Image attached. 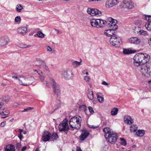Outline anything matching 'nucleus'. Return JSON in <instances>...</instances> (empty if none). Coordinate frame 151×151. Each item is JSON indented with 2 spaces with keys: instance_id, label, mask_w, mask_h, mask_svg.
<instances>
[{
  "instance_id": "38",
  "label": "nucleus",
  "mask_w": 151,
  "mask_h": 151,
  "mask_svg": "<svg viewBox=\"0 0 151 151\" xmlns=\"http://www.w3.org/2000/svg\"><path fill=\"white\" fill-rule=\"evenodd\" d=\"M19 47L22 48H24L27 47H30V45H27L24 44H19L18 45Z\"/></svg>"
},
{
  "instance_id": "37",
  "label": "nucleus",
  "mask_w": 151,
  "mask_h": 151,
  "mask_svg": "<svg viewBox=\"0 0 151 151\" xmlns=\"http://www.w3.org/2000/svg\"><path fill=\"white\" fill-rule=\"evenodd\" d=\"M118 111L117 108H113L111 111V114L112 115H116Z\"/></svg>"
},
{
  "instance_id": "10",
  "label": "nucleus",
  "mask_w": 151,
  "mask_h": 151,
  "mask_svg": "<svg viewBox=\"0 0 151 151\" xmlns=\"http://www.w3.org/2000/svg\"><path fill=\"white\" fill-rule=\"evenodd\" d=\"M118 138L116 134L114 132H112L108 135L106 138L108 139V141L111 144H115Z\"/></svg>"
},
{
  "instance_id": "13",
  "label": "nucleus",
  "mask_w": 151,
  "mask_h": 151,
  "mask_svg": "<svg viewBox=\"0 0 151 151\" xmlns=\"http://www.w3.org/2000/svg\"><path fill=\"white\" fill-rule=\"evenodd\" d=\"M119 3L118 0H108L106 4L107 7H111L117 5Z\"/></svg>"
},
{
  "instance_id": "41",
  "label": "nucleus",
  "mask_w": 151,
  "mask_h": 151,
  "mask_svg": "<svg viewBox=\"0 0 151 151\" xmlns=\"http://www.w3.org/2000/svg\"><path fill=\"white\" fill-rule=\"evenodd\" d=\"M120 139L121 141L120 143L121 145L124 146L126 145L127 142L123 138H120Z\"/></svg>"
},
{
  "instance_id": "47",
  "label": "nucleus",
  "mask_w": 151,
  "mask_h": 151,
  "mask_svg": "<svg viewBox=\"0 0 151 151\" xmlns=\"http://www.w3.org/2000/svg\"><path fill=\"white\" fill-rule=\"evenodd\" d=\"M88 109L89 112L91 114H93L94 113L93 109L92 107L90 106H88Z\"/></svg>"
},
{
  "instance_id": "63",
  "label": "nucleus",
  "mask_w": 151,
  "mask_h": 151,
  "mask_svg": "<svg viewBox=\"0 0 151 151\" xmlns=\"http://www.w3.org/2000/svg\"><path fill=\"white\" fill-rule=\"evenodd\" d=\"M40 149H39V147H37L36 150H35V151H40Z\"/></svg>"
},
{
  "instance_id": "17",
  "label": "nucleus",
  "mask_w": 151,
  "mask_h": 151,
  "mask_svg": "<svg viewBox=\"0 0 151 151\" xmlns=\"http://www.w3.org/2000/svg\"><path fill=\"white\" fill-rule=\"evenodd\" d=\"M51 134L48 131H45L42 136V140L46 142L48 141L50 139Z\"/></svg>"
},
{
  "instance_id": "25",
  "label": "nucleus",
  "mask_w": 151,
  "mask_h": 151,
  "mask_svg": "<svg viewBox=\"0 0 151 151\" xmlns=\"http://www.w3.org/2000/svg\"><path fill=\"white\" fill-rule=\"evenodd\" d=\"M45 77L44 76L42 75L39 76V78L44 85L46 86L50 87L51 86V84L47 82L46 81L44 80Z\"/></svg>"
},
{
  "instance_id": "40",
  "label": "nucleus",
  "mask_w": 151,
  "mask_h": 151,
  "mask_svg": "<svg viewBox=\"0 0 151 151\" xmlns=\"http://www.w3.org/2000/svg\"><path fill=\"white\" fill-rule=\"evenodd\" d=\"M16 8L17 11L18 12H20L23 9V8L21 5L18 4Z\"/></svg>"
},
{
  "instance_id": "4",
  "label": "nucleus",
  "mask_w": 151,
  "mask_h": 151,
  "mask_svg": "<svg viewBox=\"0 0 151 151\" xmlns=\"http://www.w3.org/2000/svg\"><path fill=\"white\" fill-rule=\"evenodd\" d=\"M62 76L65 79L69 80L73 78L74 76V74L71 69L67 68L63 71Z\"/></svg>"
},
{
  "instance_id": "58",
  "label": "nucleus",
  "mask_w": 151,
  "mask_h": 151,
  "mask_svg": "<svg viewBox=\"0 0 151 151\" xmlns=\"http://www.w3.org/2000/svg\"><path fill=\"white\" fill-rule=\"evenodd\" d=\"M148 43L150 46L151 47V38L149 40Z\"/></svg>"
},
{
  "instance_id": "44",
  "label": "nucleus",
  "mask_w": 151,
  "mask_h": 151,
  "mask_svg": "<svg viewBox=\"0 0 151 151\" xmlns=\"http://www.w3.org/2000/svg\"><path fill=\"white\" fill-rule=\"evenodd\" d=\"M10 98L9 96H7L2 97V99L6 102H8Z\"/></svg>"
},
{
  "instance_id": "57",
  "label": "nucleus",
  "mask_w": 151,
  "mask_h": 151,
  "mask_svg": "<svg viewBox=\"0 0 151 151\" xmlns=\"http://www.w3.org/2000/svg\"><path fill=\"white\" fill-rule=\"evenodd\" d=\"M3 104H0V114H1V112L2 111L1 109V108L2 106H3Z\"/></svg>"
},
{
  "instance_id": "3",
  "label": "nucleus",
  "mask_w": 151,
  "mask_h": 151,
  "mask_svg": "<svg viewBox=\"0 0 151 151\" xmlns=\"http://www.w3.org/2000/svg\"><path fill=\"white\" fill-rule=\"evenodd\" d=\"M20 85L27 86L31 84L34 81L35 79L33 77L29 75L20 76Z\"/></svg>"
},
{
  "instance_id": "52",
  "label": "nucleus",
  "mask_w": 151,
  "mask_h": 151,
  "mask_svg": "<svg viewBox=\"0 0 151 151\" xmlns=\"http://www.w3.org/2000/svg\"><path fill=\"white\" fill-rule=\"evenodd\" d=\"M102 84L105 86H107L109 85V83H107L105 81H103L102 83Z\"/></svg>"
},
{
  "instance_id": "21",
  "label": "nucleus",
  "mask_w": 151,
  "mask_h": 151,
  "mask_svg": "<svg viewBox=\"0 0 151 151\" xmlns=\"http://www.w3.org/2000/svg\"><path fill=\"white\" fill-rule=\"evenodd\" d=\"M98 22L99 20L98 19H93L90 20V23L92 27L99 28V25H98Z\"/></svg>"
},
{
  "instance_id": "19",
  "label": "nucleus",
  "mask_w": 151,
  "mask_h": 151,
  "mask_svg": "<svg viewBox=\"0 0 151 151\" xmlns=\"http://www.w3.org/2000/svg\"><path fill=\"white\" fill-rule=\"evenodd\" d=\"M9 39L7 37H2L0 39V45L4 46L7 44L9 41Z\"/></svg>"
},
{
  "instance_id": "39",
  "label": "nucleus",
  "mask_w": 151,
  "mask_h": 151,
  "mask_svg": "<svg viewBox=\"0 0 151 151\" xmlns=\"http://www.w3.org/2000/svg\"><path fill=\"white\" fill-rule=\"evenodd\" d=\"M79 109L80 110L83 111L85 112L87 110L86 106L84 105L80 106Z\"/></svg>"
},
{
  "instance_id": "26",
  "label": "nucleus",
  "mask_w": 151,
  "mask_h": 151,
  "mask_svg": "<svg viewBox=\"0 0 151 151\" xmlns=\"http://www.w3.org/2000/svg\"><path fill=\"white\" fill-rule=\"evenodd\" d=\"M98 20H99V28L103 27L105 25H106L107 20L105 21L101 19H98Z\"/></svg>"
},
{
  "instance_id": "22",
  "label": "nucleus",
  "mask_w": 151,
  "mask_h": 151,
  "mask_svg": "<svg viewBox=\"0 0 151 151\" xmlns=\"http://www.w3.org/2000/svg\"><path fill=\"white\" fill-rule=\"evenodd\" d=\"M5 151H15V147L12 144H9L4 147Z\"/></svg>"
},
{
  "instance_id": "1",
  "label": "nucleus",
  "mask_w": 151,
  "mask_h": 151,
  "mask_svg": "<svg viewBox=\"0 0 151 151\" xmlns=\"http://www.w3.org/2000/svg\"><path fill=\"white\" fill-rule=\"evenodd\" d=\"M149 56L146 54H137L134 57V64L136 66L141 65L140 71L143 75L148 77L151 76V67L145 64L148 61Z\"/></svg>"
},
{
  "instance_id": "11",
  "label": "nucleus",
  "mask_w": 151,
  "mask_h": 151,
  "mask_svg": "<svg viewBox=\"0 0 151 151\" xmlns=\"http://www.w3.org/2000/svg\"><path fill=\"white\" fill-rule=\"evenodd\" d=\"M87 12L88 14L92 16H100L101 15V12L99 10L96 9L88 8L87 9Z\"/></svg>"
},
{
  "instance_id": "31",
  "label": "nucleus",
  "mask_w": 151,
  "mask_h": 151,
  "mask_svg": "<svg viewBox=\"0 0 151 151\" xmlns=\"http://www.w3.org/2000/svg\"><path fill=\"white\" fill-rule=\"evenodd\" d=\"M138 129V127L136 124L131 125L130 127V130L131 132L134 133Z\"/></svg>"
},
{
  "instance_id": "59",
  "label": "nucleus",
  "mask_w": 151,
  "mask_h": 151,
  "mask_svg": "<svg viewBox=\"0 0 151 151\" xmlns=\"http://www.w3.org/2000/svg\"><path fill=\"white\" fill-rule=\"evenodd\" d=\"M38 75H39V76H42L43 75H42V72H39L37 73Z\"/></svg>"
},
{
  "instance_id": "2",
  "label": "nucleus",
  "mask_w": 151,
  "mask_h": 151,
  "mask_svg": "<svg viewBox=\"0 0 151 151\" xmlns=\"http://www.w3.org/2000/svg\"><path fill=\"white\" fill-rule=\"evenodd\" d=\"M82 118L80 116L77 115L70 119L69 121L70 127L73 129H78L81 126Z\"/></svg>"
},
{
  "instance_id": "43",
  "label": "nucleus",
  "mask_w": 151,
  "mask_h": 151,
  "mask_svg": "<svg viewBox=\"0 0 151 151\" xmlns=\"http://www.w3.org/2000/svg\"><path fill=\"white\" fill-rule=\"evenodd\" d=\"M21 20V19L20 16H17L15 18V21L16 23H20Z\"/></svg>"
},
{
  "instance_id": "24",
  "label": "nucleus",
  "mask_w": 151,
  "mask_h": 151,
  "mask_svg": "<svg viewBox=\"0 0 151 151\" xmlns=\"http://www.w3.org/2000/svg\"><path fill=\"white\" fill-rule=\"evenodd\" d=\"M37 60L42 62V65H40L41 68H43L45 71H47L48 72H50V70L49 68L46 65V63H45L42 59H38Z\"/></svg>"
},
{
  "instance_id": "32",
  "label": "nucleus",
  "mask_w": 151,
  "mask_h": 151,
  "mask_svg": "<svg viewBox=\"0 0 151 151\" xmlns=\"http://www.w3.org/2000/svg\"><path fill=\"white\" fill-rule=\"evenodd\" d=\"M87 95L88 98L91 100L93 99L94 98V96L93 92L91 90H88L87 93Z\"/></svg>"
},
{
  "instance_id": "50",
  "label": "nucleus",
  "mask_w": 151,
  "mask_h": 151,
  "mask_svg": "<svg viewBox=\"0 0 151 151\" xmlns=\"http://www.w3.org/2000/svg\"><path fill=\"white\" fill-rule=\"evenodd\" d=\"M47 51L48 52H51L52 50V48L49 46L46 47Z\"/></svg>"
},
{
  "instance_id": "5",
  "label": "nucleus",
  "mask_w": 151,
  "mask_h": 151,
  "mask_svg": "<svg viewBox=\"0 0 151 151\" xmlns=\"http://www.w3.org/2000/svg\"><path fill=\"white\" fill-rule=\"evenodd\" d=\"M122 7L128 9H131L134 7V3L131 0H123L121 4Z\"/></svg>"
},
{
  "instance_id": "60",
  "label": "nucleus",
  "mask_w": 151,
  "mask_h": 151,
  "mask_svg": "<svg viewBox=\"0 0 151 151\" xmlns=\"http://www.w3.org/2000/svg\"><path fill=\"white\" fill-rule=\"evenodd\" d=\"M18 105L17 103H15L14 104V106L15 107H17Z\"/></svg>"
},
{
  "instance_id": "29",
  "label": "nucleus",
  "mask_w": 151,
  "mask_h": 151,
  "mask_svg": "<svg viewBox=\"0 0 151 151\" xmlns=\"http://www.w3.org/2000/svg\"><path fill=\"white\" fill-rule=\"evenodd\" d=\"M82 62V60L81 59L80 60V62L75 60L72 62V65L73 67L76 68H77L81 65Z\"/></svg>"
},
{
  "instance_id": "56",
  "label": "nucleus",
  "mask_w": 151,
  "mask_h": 151,
  "mask_svg": "<svg viewBox=\"0 0 151 151\" xmlns=\"http://www.w3.org/2000/svg\"><path fill=\"white\" fill-rule=\"evenodd\" d=\"M76 151H82L80 147H77Z\"/></svg>"
},
{
  "instance_id": "15",
  "label": "nucleus",
  "mask_w": 151,
  "mask_h": 151,
  "mask_svg": "<svg viewBox=\"0 0 151 151\" xmlns=\"http://www.w3.org/2000/svg\"><path fill=\"white\" fill-rule=\"evenodd\" d=\"M128 40L129 42L135 45L139 44L141 42V40L136 37H132L129 38Z\"/></svg>"
},
{
  "instance_id": "8",
  "label": "nucleus",
  "mask_w": 151,
  "mask_h": 151,
  "mask_svg": "<svg viewBox=\"0 0 151 151\" xmlns=\"http://www.w3.org/2000/svg\"><path fill=\"white\" fill-rule=\"evenodd\" d=\"M110 43L113 46L119 47L120 45L121 39L119 37H117L116 35L113 36L110 38Z\"/></svg>"
},
{
  "instance_id": "33",
  "label": "nucleus",
  "mask_w": 151,
  "mask_h": 151,
  "mask_svg": "<svg viewBox=\"0 0 151 151\" xmlns=\"http://www.w3.org/2000/svg\"><path fill=\"white\" fill-rule=\"evenodd\" d=\"M145 131L143 129H139L137 130L136 132V134L138 136L142 137L145 134Z\"/></svg>"
},
{
  "instance_id": "27",
  "label": "nucleus",
  "mask_w": 151,
  "mask_h": 151,
  "mask_svg": "<svg viewBox=\"0 0 151 151\" xmlns=\"http://www.w3.org/2000/svg\"><path fill=\"white\" fill-rule=\"evenodd\" d=\"M97 98L100 103H102L104 101V96L101 93H98L96 94Z\"/></svg>"
},
{
  "instance_id": "14",
  "label": "nucleus",
  "mask_w": 151,
  "mask_h": 151,
  "mask_svg": "<svg viewBox=\"0 0 151 151\" xmlns=\"http://www.w3.org/2000/svg\"><path fill=\"white\" fill-rule=\"evenodd\" d=\"M115 30L113 29L106 30H105L104 34L106 36L111 37H112L116 35V33L115 31Z\"/></svg>"
},
{
  "instance_id": "42",
  "label": "nucleus",
  "mask_w": 151,
  "mask_h": 151,
  "mask_svg": "<svg viewBox=\"0 0 151 151\" xmlns=\"http://www.w3.org/2000/svg\"><path fill=\"white\" fill-rule=\"evenodd\" d=\"M36 35H37V36L38 37L41 38H43L44 37V36H45V35L43 34V33L41 31H38L37 32Z\"/></svg>"
},
{
  "instance_id": "53",
  "label": "nucleus",
  "mask_w": 151,
  "mask_h": 151,
  "mask_svg": "<svg viewBox=\"0 0 151 151\" xmlns=\"http://www.w3.org/2000/svg\"><path fill=\"white\" fill-rule=\"evenodd\" d=\"M87 70H84L83 71V74H84V75H85V74H86V75H88V73L87 72Z\"/></svg>"
},
{
  "instance_id": "61",
  "label": "nucleus",
  "mask_w": 151,
  "mask_h": 151,
  "mask_svg": "<svg viewBox=\"0 0 151 151\" xmlns=\"http://www.w3.org/2000/svg\"><path fill=\"white\" fill-rule=\"evenodd\" d=\"M23 130L22 129H19V131H20V134H22V132H23Z\"/></svg>"
},
{
  "instance_id": "35",
  "label": "nucleus",
  "mask_w": 151,
  "mask_h": 151,
  "mask_svg": "<svg viewBox=\"0 0 151 151\" xmlns=\"http://www.w3.org/2000/svg\"><path fill=\"white\" fill-rule=\"evenodd\" d=\"M58 138V134L56 133H53L52 134H51L50 137V139L52 141L56 140Z\"/></svg>"
},
{
  "instance_id": "12",
  "label": "nucleus",
  "mask_w": 151,
  "mask_h": 151,
  "mask_svg": "<svg viewBox=\"0 0 151 151\" xmlns=\"http://www.w3.org/2000/svg\"><path fill=\"white\" fill-rule=\"evenodd\" d=\"M143 18L147 21L145 26L148 30L151 31V16L145 15Z\"/></svg>"
},
{
  "instance_id": "34",
  "label": "nucleus",
  "mask_w": 151,
  "mask_h": 151,
  "mask_svg": "<svg viewBox=\"0 0 151 151\" xmlns=\"http://www.w3.org/2000/svg\"><path fill=\"white\" fill-rule=\"evenodd\" d=\"M103 131L105 133V137H106L112 132L110 131L109 128L106 127L103 129Z\"/></svg>"
},
{
  "instance_id": "54",
  "label": "nucleus",
  "mask_w": 151,
  "mask_h": 151,
  "mask_svg": "<svg viewBox=\"0 0 151 151\" xmlns=\"http://www.w3.org/2000/svg\"><path fill=\"white\" fill-rule=\"evenodd\" d=\"M18 137L21 140L23 138L22 134H19L18 136Z\"/></svg>"
},
{
  "instance_id": "18",
  "label": "nucleus",
  "mask_w": 151,
  "mask_h": 151,
  "mask_svg": "<svg viewBox=\"0 0 151 151\" xmlns=\"http://www.w3.org/2000/svg\"><path fill=\"white\" fill-rule=\"evenodd\" d=\"M89 133L88 132L86 129H84L82 130V132L80 138L82 140H83L88 136Z\"/></svg>"
},
{
  "instance_id": "30",
  "label": "nucleus",
  "mask_w": 151,
  "mask_h": 151,
  "mask_svg": "<svg viewBox=\"0 0 151 151\" xmlns=\"http://www.w3.org/2000/svg\"><path fill=\"white\" fill-rule=\"evenodd\" d=\"M139 28H136L135 30V31H137L138 33H139V35H142L144 36H147L148 35V33L147 32L145 31H144L143 30H141L139 31V32H138L137 30H139Z\"/></svg>"
},
{
  "instance_id": "48",
  "label": "nucleus",
  "mask_w": 151,
  "mask_h": 151,
  "mask_svg": "<svg viewBox=\"0 0 151 151\" xmlns=\"http://www.w3.org/2000/svg\"><path fill=\"white\" fill-rule=\"evenodd\" d=\"M21 142H17L16 145V148L19 150L21 147Z\"/></svg>"
},
{
  "instance_id": "16",
  "label": "nucleus",
  "mask_w": 151,
  "mask_h": 151,
  "mask_svg": "<svg viewBox=\"0 0 151 151\" xmlns=\"http://www.w3.org/2000/svg\"><path fill=\"white\" fill-rule=\"evenodd\" d=\"M17 32L19 34L22 35H24L27 32V28L25 26L21 27L17 29Z\"/></svg>"
},
{
  "instance_id": "36",
  "label": "nucleus",
  "mask_w": 151,
  "mask_h": 151,
  "mask_svg": "<svg viewBox=\"0 0 151 151\" xmlns=\"http://www.w3.org/2000/svg\"><path fill=\"white\" fill-rule=\"evenodd\" d=\"M9 114V110L4 109L3 111H1L0 115L2 116H7Z\"/></svg>"
},
{
  "instance_id": "28",
  "label": "nucleus",
  "mask_w": 151,
  "mask_h": 151,
  "mask_svg": "<svg viewBox=\"0 0 151 151\" xmlns=\"http://www.w3.org/2000/svg\"><path fill=\"white\" fill-rule=\"evenodd\" d=\"M61 103V101L60 100L58 99L57 100L55 104V109H53L52 111H50L49 113L52 114L53 113L55 109L59 107L60 106Z\"/></svg>"
},
{
  "instance_id": "49",
  "label": "nucleus",
  "mask_w": 151,
  "mask_h": 151,
  "mask_svg": "<svg viewBox=\"0 0 151 151\" xmlns=\"http://www.w3.org/2000/svg\"><path fill=\"white\" fill-rule=\"evenodd\" d=\"M33 109V107H29L27 109H24V110L22 111V112H24L27 111H28L29 110H32Z\"/></svg>"
},
{
  "instance_id": "23",
  "label": "nucleus",
  "mask_w": 151,
  "mask_h": 151,
  "mask_svg": "<svg viewBox=\"0 0 151 151\" xmlns=\"http://www.w3.org/2000/svg\"><path fill=\"white\" fill-rule=\"evenodd\" d=\"M123 53L125 54H129L135 52L136 50L132 48L123 49Z\"/></svg>"
},
{
  "instance_id": "64",
  "label": "nucleus",
  "mask_w": 151,
  "mask_h": 151,
  "mask_svg": "<svg viewBox=\"0 0 151 151\" xmlns=\"http://www.w3.org/2000/svg\"><path fill=\"white\" fill-rule=\"evenodd\" d=\"M1 85L3 86H5L6 85V84L5 83H1Z\"/></svg>"
},
{
  "instance_id": "46",
  "label": "nucleus",
  "mask_w": 151,
  "mask_h": 151,
  "mask_svg": "<svg viewBox=\"0 0 151 151\" xmlns=\"http://www.w3.org/2000/svg\"><path fill=\"white\" fill-rule=\"evenodd\" d=\"M84 80L86 82H88L91 79L89 76H85L83 78Z\"/></svg>"
},
{
  "instance_id": "51",
  "label": "nucleus",
  "mask_w": 151,
  "mask_h": 151,
  "mask_svg": "<svg viewBox=\"0 0 151 151\" xmlns=\"http://www.w3.org/2000/svg\"><path fill=\"white\" fill-rule=\"evenodd\" d=\"M6 124V122L4 121L2 122L0 124V127H4Z\"/></svg>"
},
{
  "instance_id": "9",
  "label": "nucleus",
  "mask_w": 151,
  "mask_h": 151,
  "mask_svg": "<svg viewBox=\"0 0 151 151\" xmlns=\"http://www.w3.org/2000/svg\"><path fill=\"white\" fill-rule=\"evenodd\" d=\"M68 122V121L66 119L63 121L58 126L59 130L64 132L68 131L69 128Z\"/></svg>"
},
{
  "instance_id": "62",
  "label": "nucleus",
  "mask_w": 151,
  "mask_h": 151,
  "mask_svg": "<svg viewBox=\"0 0 151 151\" xmlns=\"http://www.w3.org/2000/svg\"><path fill=\"white\" fill-rule=\"evenodd\" d=\"M55 30L57 32V34H58L59 33V31L58 29H55Z\"/></svg>"
},
{
  "instance_id": "45",
  "label": "nucleus",
  "mask_w": 151,
  "mask_h": 151,
  "mask_svg": "<svg viewBox=\"0 0 151 151\" xmlns=\"http://www.w3.org/2000/svg\"><path fill=\"white\" fill-rule=\"evenodd\" d=\"M20 76H19V77L17 76H12V78L14 79H16L18 81V83L19 84V81L20 80Z\"/></svg>"
},
{
  "instance_id": "6",
  "label": "nucleus",
  "mask_w": 151,
  "mask_h": 151,
  "mask_svg": "<svg viewBox=\"0 0 151 151\" xmlns=\"http://www.w3.org/2000/svg\"><path fill=\"white\" fill-rule=\"evenodd\" d=\"M49 82L52 84V88L54 93L57 95H59L60 94V86L59 85L56 83L54 80L52 78H49Z\"/></svg>"
},
{
  "instance_id": "7",
  "label": "nucleus",
  "mask_w": 151,
  "mask_h": 151,
  "mask_svg": "<svg viewBox=\"0 0 151 151\" xmlns=\"http://www.w3.org/2000/svg\"><path fill=\"white\" fill-rule=\"evenodd\" d=\"M117 21L111 17L108 18L107 19L106 25L111 29L116 30L117 29L118 27L116 25Z\"/></svg>"
},
{
  "instance_id": "20",
  "label": "nucleus",
  "mask_w": 151,
  "mask_h": 151,
  "mask_svg": "<svg viewBox=\"0 0 151 151\" xmlns=\"http://www.w3.org/2000/svg\"><path fill=\"white\" fill-rule=\"evenodd\" d=\"M124 121L125 123L129 124H132L134 122L133 119L128 115H125L124 117Z\"/></svg>"
},
{
  "instance_id": "55",
  "label": "nucleus",
  "mask_w": 151,
  "mask_h": 151,
  "mask_svg": "<svg viewBox=\"0 0 151 151\" xmlns=\"http://www.w3.org/2000/svg\"><path fill=\"white\" fill-rule=\"evenodd\" d=\"M27 148V147L26 146H25L24 147H23L22 149H21V151H24L25 150H26V149Z\"/></svg>"
}]
</instances>
